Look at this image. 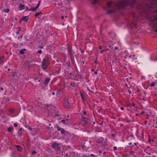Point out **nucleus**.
Masks as SVG:
<instances>
[{
    "mask_svg": "<svg viewBox=\"0 0 157 157\" xmlns=\"http://www.w3.org/2000/svg\"><path fill=\"white\" fill-rule=\"evenodd\" d=\"M49 64V59L47 57H45L43 60L42 67L43 69H47Z\"/></svg>",
    "mask_w": 157,
    "mask_h": 157,
    "instance_id": "f257e3e1",
    "label": "nucleus"
},
{
    "mask_svg": "<svg viewBox=\"0 0 157 157\" xmlns=\"http://www.w3.org/2000/svg\"><path fill=\"white\" fill-rule=\"evenodd\" d=\"M69 99V97L68 96L64 98L63 105L64 107L66 108H69L71 107Z\"/></svg>",
    "mask_w": 157,
    "mask_h": 157,
    "instance_id": "f03ea898",
    "label": "nucleus"
},
{
    "mask_svg": "<svg viewBox=\"0 0 157 157\" xmlns=\"http://www.w3.org/2000/svg\"><path fill=\"white\" fill-rule=\"evenodd\" d=\"M57 128L58 131H61V133L62 134L66 135L67 132L63 128L60 127L58 125H57Z\"/></svg>",
    "mask_w": 157,
    "mask_h": 157,
    "instance_id": "7ed1b4c3",
    "label": "nucleus"
},
{
    "mask_svg": "<svg viewBox=\"0 0 157 157\" xmlns=\"http://www.w3.org/2000/svg\"><path fill=\"white\" fill-rule=\"evenodd\" d=\"M87 119V118L82 116L81 120V123L84 126H85L87 124V122L86 120Z\"/></svg>",
    "mask_w": 157,
    "mask_h": 157,
    "instance_id": "20e7f679",
    "label": "nucleus"
},
{
    "mask_svg": "<svg viewBox=\"0 0 157 157\" xmlns=\"http://www.w3.org/2000/svg\"><path fill=\"white\" fill-rule=\"evenodd\" d=\"M59 144L54 142L52 144V147L53 148H55L56 149H59Z\"/></svg>",
    "mask_w": 157,
    "mask_h": 157,
    "instance_id": "39448f33",
    "label": "nucleus"
},
{
    "mask_svg": "<svg viewBox=\"0 0 157 157\" xmlns=\"http://www.w3.org/2000/svg\"><path fill=\"white\" fill-rule=\"evenodd\" d=\"M40 2H41L40 1H39L38 2V3L37 5L34 8L30 9L29 10L30 11H32L33 12L35 11V10L37 9L38 8L39 6L40 5Z\"/></svg>",
    "mask_w": 157,
    "mask_h": 157,
    "instance_id": "423d86ee",
    "label": "nucleus"
},
{
    "mask_svg": "<svg viewBox=\"0 0 157 157\" xmlns=\"http://www.w3.org/2000/svg\"><path fill=\"white\" fill-rule=\"evenodd\" d=\"M150 85L151 87H155V86L157 88V82H153L150 84Z\"/></svg>",
    "mask_w": 157,
    "mask_h": 157,
    "instance_id": "0eeeda50",
    "label": "nucleus"
},
{
    "mask_svg": "<svg viewBox=\"0 0 157 157\" xmlns=\"http://www.w3.org/2000/svg\"><path fill=\"white\" fill-rule=\"evenodd\" d=\"M64 91V90L63 89H59L56 92V95L57 96H59L60 94L63 93Z\"/></svg>",
    "mask_w": 157,
    "mask_h": 157,
    "instance_id": "6e6552de",
    "label": "nucleus"
},
{
    "mask_svg": "<svg viewBox=\"0 0 157 157\" xmlns=\"http://www.w3.org/2000/svg\"><path fill=\"white\" fill-rule=\"evenodd\" d=\"M25 8V5L24 4H20L19 6V9L20 10H22Z\"/></svg>",
    "mask_w": 157,
    "mask_h": 157,
    "instance_id": "1a4fd4ad",
    "label": "nucleus"
},
{
    "mask_svg": "<svg viewBox=\"0 0 157 157\" xmlns=\"http://www.w3.org/2000/svg\"><path fill=\"white\" fill-rule=\"evenodd\" d=\"M15 146L18 151H21L22 148L21 146L18 145H15Z\"/></svg>",
    "mask_w": 157,
    "mask_h": 157,
    "instance_id": "9d476101",
    "label": "nucleus"
},
{
    "mask_svg": "<svg viewBox=\"0 0 157 157\" xmlns=\"http://www.w3.org/2000/svg\"><path fill=\"white\" fill-rule=\"evenodd\" d=\"M50 79L49 78H47L45 80L44 82L45 85L47 84L50 82Z\"/></svg>",
    "mask_w": 157,
    "mask_h": 157,
    "instance_id": "9b49d317",
    "label": "nucleus"
},
{
    "mask_svg": "<svg viewBox=\"0 0 157 157\" xmlns=\"http://www.w3.org/2000/svg\"><path fill=\"white\" fill-rule=\"evenodd\" d=\"M4 57L2 56L0 57V64H3L4 63Z\"/></svg>",
    "mask_w": 157,
    "mask_h": 157,
    "instance_id": "f8f14e48",
    "label": "nucleus"
},
{
    "mask_svg": "<svg viewBox=\"0 0 157 157\" xmlns=\"http://www.w3.org/2000/svg\"><path fill=\"white\" fill-rule=\"evenodd\" d=\"M26 51V49L25 48H23L20 51V53L21 54H23Z\"/></svg>",
    "mask_w": 157,
    "mask_h": 157,
    "instance_id": "ddd939ff",
    "label": "nucleus"
},
{
    "mask_svg": "<svg viewBox=\"0 0 157 157\" xmlns=\"http://www.w3.org/2000/svg\"><path fill=\"white\" fill-rule=\"evenodd\" d=\"M80 94L81 95V98L82 99L83 101H85V98L84 97V94H83L82 92H80Z\"/></svg>",
    "mask_w": 157,
    "mask_h": 157,
    "instance_id": "4468645a",
    "label": "nucleus"
},
{
    "mask_svg": "<svg viewBox=\"0 0 157 157\" xmlns=\"http://www.w3.org/2000/svg\"><path fill=\"white\" fill-rule=\"evenodd\" d=\"M62 122L64 124H65L66 123H67V121H68V119H66L65 120H62Z\"/></svg>",
    "mask_w": 157,
    "mask_h": 157,
    "instance_id": "2eb2a0df",
    "label": "nucleus"
},
{
    "mask_svg": "<svg viewBox=\"0 0 157 157\" xmlns=\"http://www.w3.org/2000/svg\"><path fill=\"white\" fill-rule=\"evenodd\" d=\"M13 128V127H10L8 128V131L9 132H11Z\"/></svg>",
    "mask_w": 157,
    "mask_h": 157,
    "instance_id": "dca6fc26",
    "label": "nucleus"
},
{
    "mask_svg": "<svg viewBox=\"0 0 157 157\" xmlns=\"http://www.w3.org/2000/svg\"><path fill=\"white\" fill-rule=\"evenodd\" d=\"M10 11L9 9L8 8H7L6 9H4L3 10V11L5 13H8Z\"/></svg>",
    "mask_w": 157,
    "mask_h": 157,
    "instance_id": "f3484780",
    "label": "nucleus"
},
{
    "mask_svg": "<svg viewBox=\"0 0 157 157\" xmlns=\"http://www.w3.org/2000/svg\"><path fill=\"white\" fill-rule=\"evenodd\" d=\"M112 4V2H109L107 4V6L108 7H109Z\"/></svg>",
    "mask_w": 157,
    "mask_h": 157,
    "instance_id": "a211bd4d",
    "label": "nucleus"
},
{
    "mask_svg": "<svg viewBox=\"0 0 157 157\" xmlns=\"http://www.w3.org/2000/svg\"><path fill=\"white\" fill-rule=\"evenodd\" d=\"M18 135L19 136H21L22 135V134L21 132H18Z\"/></svg>",
    "mask_w": 157,
    "mask_h": 157,
    "instance_id": "6ab92c4d",
    "label": "nucleus"
},
{
    "mask_svg": "<svg viewBox=\"0 0 157 157\" xmlns=\"http://www.w3.org/2000/svg\"><path fill=\"white\" fill-rule=\"evenodd\" d=\"M135 106V104L134 103H132V104H131L130 105V107H131L132 106Z\"/></svg>",
    "mask_w": 157,
    "mask_h": 157,
    "instance_id": "aec40b11",
    "label": "nucleus"
},
{
    "mask_svg": "<svg viewBox=\"0 0 157 157\" xmlns=\"http://www.w3.org/2000/svg\"><path fill=\"white\" fill-rule=\"evenodd\" d=\"M36 152L35 151H33L32 152V154L33 155L35 154H36Z\"/></svg>",
    "mask_w": 157,
    "mask_h": 157,
    "instance_id": "412c9836",
    "label": "nucleus"
},
{
    "mask_svg": "<svg viewBox=\"0 0 157 157\" xmlns=\"http://www.w3.org/2000/svg\"><path fill=\"white\" fill-rule=\"evenodd\" d=\"M18 126V124H17V123H15L14 124V126L15 127H16L17 126Z\"/></svg>",
    "mask_w": 157,
    "mask_h": 157,
    "instance_id": "4be33fe9",
    "label": "nucleus"
},
{
    "mask_svg": "<svg viewBox=\"0 0 157 157\" xmlns=\"http://www.w3.org/2000/svg\"><path fill=\"white\" fill-rule=\"evenodd\" d=\"M38 53L39 54H41L42 53V51L41 50H40L38 51Z\"/></svg>",
    "mask_w": 157,
    "mask_h": 157,
    "instance_id": "5701e85b",
    "label": "nucleus"
},
{
    "mask_svg": "<svg viewBox=\"0 0 157 157\" xmlns=\"http://www.w3.org/2000/svg\"><path fill=\"white\" fill-rule=\"evenodd\" d=\"M83 114L85 115H86V111H84L83 112Z\"/></svg>",
    "mask_w": 157,
    "mask_h": 157,
    "instance_id": "b1692460",
    "label": "nucleus"
},
{
    "mask_svg": "<svg viewBox=\"0 0 157 157\" xmlns=\"http://www.w3.org/2000/svg\"><path fill=\"white\" fill-rule=\"evenodd\" d=\"M113 149L114 150H116L117 149V147H114Z\"/></svg>",
    "mask_w": 157,
    "mask_h": 157,
    "instance_id": "393cba45",
    "label": "nucleus"
},
{
    "mask_svg": "<svg viewBox=\"0 0 157 157\" xmlns=\"http://www.w3.org/2000/svg\"><path fill=\"white\" fill-rule=\"evenodd\" d=\"M40 14V13H38L36 14L35 15V17H37V16L39 14Z\"/></svg>",
    "mask_w": 157,
    "mask_h": 157,
    "instance_id": "a878e982",
    "label": "nucleus"
},
{
    "mask_svg": "<svg viewBox=\"0 0 157 157\" xmlns=\"http://www.w3.org/2000/svg\"><path fill=\"white\" fill-rule=\"evenodd\" d=\"M114 49L115 50H117L118 49V48L116 46L114 47Z\"/></svg>",
    "mask_w": 157,
    "mask_h": 157,
    "instance_id": "bb28decb",
    "label": "nucleus"
},
{
    "mask_svg": "<svg viewBox=\"0 0 157 157\" xmlns=\"http://www.w3.org/2000/svg\"><path fill=\"white\" fill-rule=\"evenodd\" d=\"M94 74L95 75H97L98 74V71H95L94 72Z\"/></svg>",
    "mask_w": 157,
    "mask_h": 157,
    "instance_id": "cd10ccee",
    "label": "nucleus"
},
{
    "mask_svg": "<svg viewBox=\"0 0 157 157\" xmlns=\"http://www.w3.org/2000/svg\"><path fill=\"white\" fill-rule=\"evenodd\" d=\"M141 90H139V89H137V90H136V92H139Z\"/></svg>",
    "mask_w": 157,
    "mask_h": 157,
    "instance_id": "c85d7f7f",
    "label": "nucleus"
},
{
    "mask_svg": "<svg viewBox=\"0 0 157 157\" xmlns=\"http://www.w3.org/2000/svg\"><path fill=\"white\" fill-rule=\"evenodd\" d=\"M120 109L121 110H123L124 109V108L123 107H121L120 108Z\"/></svg>",
    "mask_w": 157,
    "mask_h": 157,
    "instance_id": "c756f323",
    "label": "nucleus"
},
{
    "mask_svg": "<svg viewBox=\"0 0 157 157\" xmlns=\"http://www.w3.org/2000/svg\"><path fill=\"white\" fill-rule=\"evenodd\" d=\"M90 156L91 157H94L95 155H94L92 154L90 155Z\"/></svg>",
    "mask_w": 157,
    "mask_h": 157,
    "instance_id": "7c9ffc66",
    "label": "nucleus"
},
{
    "mask_svg": "<svg viewBox=\"0 0 157 157\" xmlns=\"http://www.w3.org/2000/svg\"><path fill=\"white\" fill-rule=\"evenodd\" d=\"M26 9L27 10L30 11L29 10L30 9H29L28 7L27 6L26 7Z\"/></svg>",
    "mask_w": 157,
    "mask_h": 157,
    "instance_id": "2f4dec72",
    "label": "nucleus"
},
{
    "mask_svg": "<svg viewBox=\"0 0 157 157\" xmlns=\"http://www.w3.org/2000/svg\"><path fill=\"white\" fill-rule=\"evenodd\" d=\"M39 48H40V49H42V48H43V47H42V46H39Z\"/></svg>",
    "mask_w": 157,
    "mask_h": 157,
    "instance_id": "473e14b6",
    "label": "nucleus"
},
{
    "mask_svg": "<svg viewBox=\"0 0 157 157\" xmlns=\"http://www.w3.org/2000/svg\"><path fill=\"white\" fill-rule=\"evenodd\" d=\"M22 130V128H20L19 129V131H21Z\"/></svg>",
    "mask_w": 157,
    "mask_h": 157,
    "instance_id": "72a5a7b5",
    "label": "nucleus"
},
{
    "mask_svg": "<svg viewBox=\"0 0 157 157\" xmlns=\"http://www.w3.org/2000/svg\"><path fill=\"white\" fill-rule=\"evenodd\" d=\"M99 48L100 49H102V46H99Z\"/></svg>",
    "mask_w": 157,
    "mask_h": 157,
    "instance_id": "f704fd0d",
    "label": "nucleus"
},
{
    "mask_svg": "<svg viewBox=\"0 0 157 157\" xmlns=\"http://www.w3.org/2000/svg\"><path fill=\"white\" fill-rule=\"evenodd\" d=\"M105 51V50H103L101 51L100 52L101 53H102L103 52H104Z\"/></svg>",
    "mask_w": 157,
    "mask_h": 157,
    "instance_id": "c9c22d12",
    "label": "nucleus"
},
{
    "mask_svg": "<svg viewBox=\"0 0 157 157\" xmlns=\"http://www.w3.org/2000/svg\"><path fill=\"white\" fill-rule=\"evenodd\" d=\"M128 93H129V94H130V92H131V91L130 90H128Z\"/></svg>",
    "mask_w": 157,
    "mask_h": 157,
    "instance_id": "e433bc0d",
    "label": "nucleus"
},
{
    "mask_svg": "<svg viewBox=\"0 0 157 157\" xmlns=\"http://www.w3.org/2000/svg\"><path fill=\"white\" fill-rule=\"evenodd\" d=\"M52 94L53 95H54L55 94V93L54 92H52Z\"/></svg>",
    "mask_w": 157,
    "mask_h": 157,
    "instance_id": "4c0bfd02",
    "label": "nucleus"
},
{
    "mask_svg": "<svg viewBox=\"0 0 157 157\" xmlns=\"http://www.w3.org/2000/svg\"><path fill=\"white\" fill-rule=\"evenodd\" d=\"M10 111L11 112H14V111L12 109H11L10 110Z\"/></svg>",
    "mask_w": 157,
    "mask_h": 157,
    "instance_id": "58836bf2",
    "label": "nucleus"
},
{
    "mask_svg": "<svg viewBox=\"0 0 157 157\" xmlns=\"http://www.w3.org/2000/svg\"><path fill=\"white\" fill-rule=\"evenodd\" d=\"M61 18L62 19H64V17L63 16H62L61 17Z\"/></svg>",
    "mask_w": 157,
    "mask_h": 157,
    "instance_id": "ea45409f",
    "label": "nucleus"
},
{
    "mask_svg": "<svg viewBox=\"0 0 157 157\" xmlns=\"http://www.w3.org/2000/svg\"><path fill=\"white\" fill-rule=\"evenodd\" d=\"M144 123L145 124H146L147 123V121H144Z\"/></svg>",
    "mask_w": 157,
    "mask_h": 157,
    "instance_id": "a19ab883",
    "label": "nucleus"
},
{
    "mask_svg": "<svg viewBox=\"0 0 157 157\" xmlns=\"http://www.w3.org/2000/svg\"><path fill=\"white\" fill-rule=\"evenodd\" d=\"M88 89V90L89 91H91V92H92V93H94L93 91H92L90 90L89 89Z\"/></svg>",
    "mask_w": 157,
    "mask_h": 157,
    "instance_id": "79ce46f5",
    "label": "nucleus"
},
{
    "mask_svg": "<svg viewBox=\"0 0 157 157\" xmlns=\"http://www.w3.org/2000/svg\"><path fill=\"white\" fill-rule=\"evenodd\" d=\"M96 1H97V0H95V1H94V2H93V3H94L96 2Z\"/></svg>",
    "mask_w": 157,
    "mask_h": 157,
    "instance_id": "37998d69",
    "label": "nucleus"
},
{
    "mask_svg": "<svg viewBox=\"0 0 157 157\" xmlns=\"http://www.w3.org/2000/svg\"><path fill=\"white\" fill-rule=\"evenodd\" d=\"M48 125H49V126H51V124L49 123V124H48Z\"/></svg>",
    "mask_w": 157,
    "mask_h": 157,
    "instance_id": "c03bdc74",
    "label": "nucleus"
},
{
    "mask_svg": "<svg viewBox=\"0 0 157 157\" xmlns=\"http://www.w3.org/2000/svg\"><path fill=\"white\" fill-rule=\"evenodd\" d=\"M131 144H132V143H130L129 144V145H131Z\"/></svg>",
    "mask_w": 157,
    "mask_h": 157,
    "instance_id": "a18cd8bd",
    "label": "nucleus"
},
{
    "mask_svg": "<svg viewBox=\"0 0 157 157\" xmlns=\"http://www.w3.org/2000/svg\"><path fill=\"white\" fill-rule=\"evenodd\" d=\"M63 4V2L61 1V4Z\"/></svg>",
    "mask_w": 157,
    "mask_h": 157,
    "instance_id": "49530a36",
    "label": "nucleus"
},
{
    "mask_svg": "<svg viewBox=\"0 0 157 157\" xmlns=\"http://www.w3.org/2000/svg\"><path fill=\"white\" fill-rule=\"evenodd\" d=\"M18 30H19V31H20V27H19V29Z\"/></svg>",
    "mask_w": 157,
    "mask_h": 157,
    "instance_id": "de8ad7c7",
    "label": "nucleus"
},
{
    "mask_svg": "<svg viewBox=\"0 0 157 157\" xmlns=\"http://www.w3.org/2000/svg\"><path fill=\"white\" fill-rule=\"evenodd\" d=\"M155 32L157 33V30H156L155 31Z\"/></svg>",
    "mask_w": 157,
    "mask_h": 157,
    "instance_id": "09e8293b",
    "label": "nucleus"
},
{
    "mask_svg": "<svg viewBox=\"0 0 157 157\" xmlns=\"http://www.w3.org/2000/svg\"><path fill=\"white\" fill-rule=\"evenodd\" d=\"M58 4V5H59V6H60V5H61V4H60V3H59Z\"/></svg>",
    "mask_w": 157,
    "mask_h": 157,
    "instance_id": "8fccbe9b",
    "label": "nucleus"
},
{
    "mask_svg": "<svg viewBox=\"0 0 157 157\" xmlns=\"http://www.w3.org/2000/svg\"><path fill=\"white\" fill-rule=\"evenodd\" d=\"M91 71H94V70L93 69H92V70H91Z\"/></svg>",
    "mask_w": 157,
    "mask_h": 157,
    "instance_id": "3c124183",
    "label": "nucleus"
},
{
    "mask_svg": "<svg viewBox=\"0 0 157 157\" xmlns=\"http://www.w3.org/2000/svg\"><path fill=\"white\" fill-rule=\"evenodd\" d=\"M145 78L144 77H143H143H142V78L143 79V78L144 80L145 79V78Z\"/></svg>",
    "mask_w": 157,
    "mask_h": 157,
    "instance_id": "603ef678",
    "label": "nucleus"
},
{
    "mask_svg": "<svg viewBox=\"0 0 157 157\" xmlns=\"http://www.w3.org/2000/svg\"><path fill=\"white\" fill-rule=\"evenodd\" d=\"M143 92L144 93V94H147V93H146L145 92Z\"/></svg>",
    "mask_w": 157,
    "mask_h": 157,
    "instance_id": "864d4df0",
    "label": "nucleus"
},
{
    "mask_svg": "<svg viewBox=\"0 0 157 157\" xmlns=\"http://www.w3.org/2000/svg\"><path fill=\"white\" fill-rule=\"evenodd\" d=\"M67 117L68 118V117H69V115H68L67 116Z\"/></svg>",
    "mask_w": 157,
    "mask_h": 157,
    "instance_id": "5fc2aeb1",
    "label": "nucleus"
},
{
    "mask_svg": "<svg viewBox=\"0 0 157 157\" xmlns=\"http://www.w3.org/2000/svg\"><path fill=\"white\" fill-rule=\"evenodd\" d=\"M156 15L157 16V11H156Z\"/></svg>",
    "mask_w": 157,
    "mask_h": 157,
    "instance_id": "6e6d98bb",
    "label": "nucleus"
},
{
    "mask_svg": "<svg viewBox=\"0 0 157 157\" xmlns=\"http://www.w3.org/2000/svg\"><path fill=\"white\" fill-rule=\"evenodd\" d=\"M112 135L113 136H114V135L113 134H112Z\"/></svg>",
    "mask_w": 157,
    "mask_h": 157,
    "instance_id": "4d7b16f0",
    "label": "nucleus"
},
{
    "mask_svg": "<svg viewBox=\"0 0 157 157\" xmlns=\"http://www.w3.org/2000/svg\"><path fill=\"white\" fill-rule=\"evenodd\" d=\"M16 33H17V34H18V32H17Z\"/></svg>",
    "mask_w": 157,
    "mask_h": 157,
    "instance_id": "13d9d810",
    "label": "nucleus"
},
{
    "mask_svg": "<svg viewBox=\"0 0 157 157\" xmlns=\"http://www.w3.org/2000/svg\"><path fill=\"white\" fill-rule=\"evenodd\" d=\"M93 124H95L94 122H93Z\"/></svg>",
    "mask_w": 157,
    "mask_h": 157,
    "instance_id": "bf43d9fd",
    "label": "nucleus"
},
{
    "mask_svg": "<svg viewBox=\"0 0 157 157\" xmlns=\"http://www.w3.org/2000/svg\"><path fill=\"white\" fill-rule=\"evenodd\" d=\"M1 89L2 90H3V89Z\"/></svg>",
    "mask_w": 157,
    "mask_h": 157,
    "instance_id": "052dcab7",
    "label": "nucleus"
},
{
    "mask_svg": "<svg viewBox=\"0 0 157 157\" xmlns=\"http://www.w3.org/2000/svg\"><path fill=\"white\" fill-rule=\"evenodd\" d=\"M136 143H135V145H136Z\"/></svg>",
    "mask_w": 157,
    "mask_h": 157,
    "instance_id": "680f3d73",
    "label": "nucleus"
},
{
    "mask_svg": "<svg viewBox=\"0 0 157 157\" xmlns=\"http://www.w3.org/2000/svg\"><path fill=\"white\" fill-rule=\"evenodd\" d=\"M156 19H157V18H156Z\"/></svg>",
    "mask_w": 157,
    "mask_h": 157,
    "instance_id": "e2e57ef3",
    "label": "nucleus"
}]
</instances>
